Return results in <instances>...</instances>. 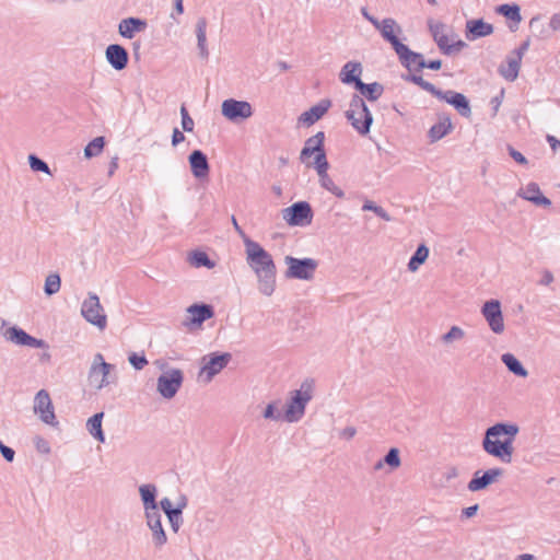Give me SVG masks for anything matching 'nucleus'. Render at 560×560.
<instances>
[{
	"label": "nucleus",
	"mask_w": 560,
	"mask_h": 560,
	"mask_svg": "<svg viewBox=\"0 0 560 560\" xmlns=\"http://www.w3.org/2000/svg\"><path fill=\"white\" fill-rule=\"evenodd\" d=\"M324 139L325 136L323 131H319L315 136L308 138L301 152V160L305 162L307 166L313 165L316 168L323 187L331 191L334 195L341 197L343 195L342 190L334 184L327 173L328 162L324 151Z\"/></svg>",
	"instance_id": "f257e3e1"
},
{
	"label": "nucleus",
	"mask_w": 560,
	"mask_h": 560,
	"mask_svg": "<svg viewBox=\"0 0 560 560\" xmlns=\"http://www.w3.org/2000/svg\"><path fill=\"white\" fill-rule=\"evenodd\" d=\"M246 256L249 267L260 280V291L270 295L275 289L276 266L271 255L258 243L246 240Z\"/></svg>",
	"instance_id": "f03ea898"
},
{
	"label": "nucleus",
	"mask_w": 560,
	"mask_h": 560,
	"mask_svg": "<svg viewBox=\"0 0 560 560\" xmlns=\"http://www.w3.org/2000/svg\"><path fill=\"white\" fill-rule=\"evenodd\" d=\"M517 432L518 428L514 424L499 423L489 428L483 440L485 451L504 463H510Z\"/></svg>",
	"instance_id": "7ed1b4c3"
},
{
	"label": "nucleus",
	"mask_w": 560,
	"mask_h": 560,
	"mask_svg": "<svg viewBox=\"0 0 560 560\" xmlns=\"http://www.w3.org/2000/svg\"><path fill=\"white\" fill-rule=\"evenodd\" d=\"M369 21L380 31L383 38L392 44L393 48L402 60L409 62L420 58L419 55L410 51L406 45L399 42L398 36L401 34V27L394 19L378 21L375 18H369Z\"/></svg>",
	"instance_id": "20e7f679"
},
{
	"label": "nucleus",
	"mask_w": 560,
	"mask_h": 560,
	"mask_svg": "<svg viewBox=\"0 0 560 560\" xmlns=\"http://www.w3.org/2000/svg\"><path fill=\"white\" fill-rule=\"evenodd\" d=\"M429 28L436 45L444 54L448 55L460 51L466 46L465 42H463L451 28L441 22L430 21Z\"/></svg>",
	"instance_id": "39448f33"
},
{
	"label": "nucleus",
	"mask_w": 560,
	"mask_h": 560,
	"mask_svg": "<svg viewBox=\"0 0 560 560\" xmlns=\"http://www.w3.org/2000/svg\"><path fill=\"white\" fill-rule=\"evenodd\" d=\"M346 117L360 135H366L370 131L373 117L360 96L352 97Z\"/></svg>",
	"instance_id": "423d86ee"
},
{
	"label": "nucleus",
	"mask_w": 560,
	"mask_h": 560,
	"mask_svg": "<svg viewBox=\"0 0 560 560\" xmlns=\"http://www.w3.org/2000/svg\"><path fill=\"white\" fill-rule=\"evenodd\" d=\"M313 382H304L299 390L293 393V396L287 407L284 417L289 422L299 420L305 410L306 402L312 398Z\"/></svg>",
	"instance_id": "0eeeda50"
},
{
	"label": "nucleus",
	"mask_w": 560,
	"mask_h": 560,
	"mask_svg": "<svg viewBox=\"0 0 560 560\" xmlns=\"http://www.w3.org/2000/svg\"><path fill=\"white\" fill-rule=\"evenodd\" d=\"M288 265L287 277L310 280L317 268V262L312 258L298 259L291 256L285 257Z\"/></svg>",
	"instance_id": "6e6552de"
},
{
	"label": "nucleus",
	"mask_w": 560,
	"mask_h": 560,
	"mask_svg": "<svg viewBox=\"0 0 560 560\" xmlns=\"http://www.w3.org/2000/svg\"><path fill=\"white\" fill-rule=\"evenodd\" d=\"M282 217L289 225L304 226L312 222L313 213L311 206L301 201L283 209Z\"/></svg>",
	"instance_id": "1a4fd4ad"
},
{
	"label": "nucleus",
	"mask_w": 560,
	"mask_h": 560,
	"mask_svg": "<svg viewBox=\"0 0 560 560\" xmlns=\"http://www.w3.org/2000/svg\"><path fill=\"white\" fill-rule=\"evenodd\" d=\"M81 313L88 322L97 326L100 329L106 327V316L103 313L102 305L96 295H90L83 302Z\"/></svg>",
	"instance_id": "9d476101"
},
{
	"label": "nucleus",
	"mask_w": 560,
	"mask_h": 560,
	"mask_svg": "<svg viewBox=\"0 0 560 560\" xmlns=\"http://www.w3.org/2000/svg\"><path fill=\"white\" fill-rule=\"evenodd\" d=\"M113 365L106 363L101 353L95 354L93 363L89 372V381L96 388H102L108 384L107 376L109 375Z\"/></svg>",
	"instance_id": "9b49d317"
},
{
	"label": "nucleus",
	"mask_w": 560,
	"mask_h": 560,
	"mask_svg": "<svg viewBox=\"0 0 560 560\" xmlns=\"http://www.w3.org/2000/svg\"><path fill=\"white\" fill-rule=\"evenodd\" d=\"M183 383V373L179 370H172L162 374L158 380V390L165 398H172Z\"/></svg>",
	"instance_id": "f8f14e48"
},
{
	"label": "nucleus",
	"mask_w": 560,
	"mask_h": 560,
	"mask_svg": "<svg viewBox=\"0 0 560 560\" xmlns=\"http://www.w3.org/2000/svg\"><path fill=\"white\" fill-rule=\"evenodd\" d=\"M34 411L40 418V420L47 424H56V416L54 406L48 392L40 389L34 399Z\"/></svg>",
	"instance_id": "ddd939ff"
},
{
	"label": "nucleus",
	"mask_w": 560,
	"mask_h": 560,
	"mask_svg": "<svg viewBox=\"0 0 560 560\" xmlns=\"http://www.w3.org/2000/svg\"><path fill=\"white\" fill-rule=\"evenodd\" d=\"M222 114L229 120L236 121L250 117L253 109L248 102L230 98L222 103Z\"/></svg>",
	"instance_id": "4468645a"
},
{
	"label": "nucleus",
	"mask_w": 560,
	"mask_h": 560,
	"mask_svg": "<svg viewBox=\"0 0 560 560\" xmlns=\"http://www.w3.org/2000/svg\"><path fill=\"white\" fill-rule=\"evenodd\" d=\"M230 359L231 355L229 353L211 355L201 368L199 380L205 383L210 382L215 374H218L226 366Z\"/></svg>",
	"instance_id": "2eb2a0df"
},
{
	"label": "nucleus",
	"mask_w": 560,
	"mask_h": 560,
	"mask_svg": "<svg viewBox=\"0 0 560 560\" xmlns=\"http://www.w3.org/2000/svg\"><path fill=\"white\" fill-rule=\"evenodd\" d=\"M482 315L493 332L500 334L504 330L503 316L499 301L491 300L486 302L482 307Z\"/></svg>",
	"instance_id": "dca6fc26"
},
{
	"label": "nucleus",
	"mask_w": 560,
	"mask_h": 560,
	"mask_svg": "<svg viewBox=\"0 0 560 560\" xmlns=\"http://www.w3.org/2000/svg\"><path fill=\"white\" fill-rule=\"evenodd\" d=\"M188 320L186 326L188 327H200L202 323L213 317V308L207 304H194L187 308Z\"/></svg>",
	"instance_id": "f3484780"
},
{
	"label": "nucleus",
	"mask_w": 560,
	"mask_h": 560,
	"mask_svg": "<svg viewBox=\"0 0 560 560\" xmlns=\"http://www.w3.org/2000/svg\"><path fill=\"white\" fill-rule=\"evenodd\" d=\"M502 475V470L500 468H493L485 471L482 475H480L479 471H477L474 476V478L468 483V489L472 492L479 491L481 489H485L489 485L497 481V479Z\"/></svg>",
	"instance_id": "a211bd4d"
},
{
	"label": "nucleus",
	"mask_w": 560,
	"mask_h": 560,
	"mask_svg": "<svg viewBox=\"0 0 560 560\" xmlns=\"http://www.w3.org/2000/svg\"><path fill=\"white\" fill-rule=\"evenodd\" d=\"M189 165L191 173L196 178L203 179L209 175V163L205 153L200 150H195L189 155Z\"/></svg>",
	"instance_id": "6ab92c4d"
},
{
	"label": "nucleus",
	"mask_w": 560,
	"mask_h": 560,
	"mask_svg": "<svg viewBox=\"0 0 560 560\" xmlns=\"http://www.w3.org/2000/svg\"><path fill=\"white\" fill-rule=\"evenodd\" d=\"M493 33V26L483 20H469L466 23V38L475 40Z\"/></svg>",
	"instance_id": "aec40b11"
},
{
	"label": "nucleus",
	"mask_w": 560,
	"mask_h": 560,
	"mask_svg": "<svg viewBox=\"0 0 560 560\" xmlns=\"http://www.w3.org/2000/svg\"><path fill=\"white\" fill-rule=\"evenodd\" d=\"M106 58L116 70H122L128 63V54L120 45H109L106 49Z\"/></svg>",
	"instance_id": "412c9836"
},
{
	"label": "nucleus",
	"mask_w": 560,
	"mask_h": 560,
	"mask_svg": "<svg viewBox=\"0 0 560 560\" xmlns=\"http://www.w3.org/2000/svg\"><path fill=\"white\" fill-rule=\"evenodd\" d=\"M440 98L453 105L462 116H470V106L465 95L456 92H447L443 93Z\"/></svg>",
	"instance_id": "4be33fe9"
},
{
	"label": "nucleus",
	"mask_w": 560,
	"mask_h": 560,
	"mask_svg": "<svg viewBox=\"0 0 560 560\" xmlns=\"http://www.w3.org/2000/svg\"><path fill=\"white\" fill-rule=\"evenodd\" d=\"M452 128L453 125L450 117L445 115L440 116L438 121L429 130L431 142L439 141L445 137L448 132H451Z\"/></svg>",
	"instance_id": "5701e85b"
},
{
	"label": "nucleus",
	"mask_w": 560,
	"mask_h": 560,
	"mask_svg": "<svg viewBox=\"0 0 560 560\" xmlns=\"http://www.w3.org/2000/svg\"><path fill=\"white\" fill-rule=\"evenodd\" d=\"M330 107V101L324 100L317 105L313 106L310 110L304 112L300 120L311 126L318 119H320Z\"/></svg>",
	"instance_id": "b1692460"
},
{
	"label": "nucleus",
	"mask_w": 560,
	"mask_h": 560,
	"mask_svg": "<svg viewBox=\"0 0 560 560\" xmlns=\"http://www.w3.org/2000/svg\"><path fill=\"white\" fill-rule=\"evenodd\" d=\"M144 27L145 22L139 19L128 18L119 23L118 32L122 37L132 38L136 33L143 31Z\"/></svg>",
	"instance_id": "393cba45"
},
{
	"label": "nucleus",
	"mask_w": 560,
	"mask_h": 560,
	"mask_svg": "<svg viewBox=\"0 0 560 560\" xmlns=\"http://www.w3.org/2000/svg\"><path fill=\"white\" fill-rule=\"evenodd\" d=\"M521 196L537 206L548 207L551 205V201L542 195L540 188L535 183L528 184L521 192Z\"/></svg>",
	"instance_id": "a878e982"
},
{
	"label": "nucleus",
	"mask_w": 560,
	"mask_h": 560,
	"mask_svg": "<svg viewBox=\"0 0 560 560\" xmlns=\"http://www.w3.org/2000/svg\"><path fill=\"white\" fill-rule=\"evenodd\" d=\"M8 338L16 343L22 346H30V347H40L42 341L35 339L34 337L27 335L24 330L20 328H10L7 331Z\"/></svg>",
	"instance_id": "bb28decb"
},
{
	"label": "nucleus",
	"mask_w": 560,
	"mask_h": 560,
	"mask_svg": "<svg viewBox=\"0 0 560 560\" xmlns=\"http://www.w3.org/2000/svg\"><path fill=\"white\" fill-rule=\"evenodd\" d=\"M361 73L362 67L359 62H347L341 69L340 80L346 84L354 83L357 86V82L361 81Z\"/></svg>",
	"instance_id": "cd10ccee"
},
{
	"label": "nucleus",
	"mask_w": 560,
	"mask_h": 560,
	"mask_svg": "<svg viewBox=\"0 0 560 560\" xmlns=\"http://www.w3.org/2000/svg\"><path fill=\"white\" fill-rule=\"evenodd\" d=\"M148 525L153 532L154 539L158 545H163L166 541V535L162 528L160 517L158 515H151L148 513Z\"/></svg>",
	"instance_id": "c85d7f7f"
},
{
	"label": "nucleus",
	"mask_w": 560,
	"mask_h": 560,
	"mask_svg": "<svg viewBox=\"0 0 560 560\" xmlns=\"http://www.w3.org/2000/svg\"><path fill=\"white\" fill-rule=\"evenodd\" d=\"M357 89L371 101H376L383 93V88L378 83L365 84L362 81H358Z\"/></svg>",
	"instance_id": "c756f323"
},
{
	"label": "nucleus",
	"mask_w": 560,
	"mask_h": 560,
	"mask_svg": "<svg viewBox=\"0 0 560 560\" xmlns=\"http://www.w3.org/2000/svg\"><path fill=\"white\" fill-rule=\"evenodd\" d=\"M103 416V412L96 413L93 417H91L86 423L90 434L93 435L100 442H104V434L102 431Z\"/></svg>",
	"instance_id": "7c9ffc66"
},
{
	"label": "nucleus",
	"mask_w": 560,
	"mask_h": 560,
	"mask_svg": "<svg viewBox=\"0 0 560 560\" xmlns=\"http://www.w3.org/2000/svg\"><path fill=\"white\" fill-rule=\"evenodd\" d=\"M502 361L508 366V369L513 372L515 375L525 377L527 375V371L523 368L521 362L511 353H505L502 355Z\"/></svg>",
	"instance_id": "2f4dec72"
},
{
	"label": "nucleus",
	"mask_w": 560,
	"mask_h": 560,
	"mask_svg": "<svg viewBox=\"0 0 560 560\" xmlns=\"http://www.w3.org/2000/svg\"><path fill=\"white\" fill-rule=\"evenodd\" d=\"M188 260L191 266L199 268V267H207V268H213L214 262L211 261L208 257V255L205 252L196 250L189 254Z\"/></svg>",
	"instance_id": "473e14b6"
},
{
	"label": "nucleus",
	"mask_w": 560,
	"mask_h": 560,
	"mask_svg": "<svg viewBox=\"0 0 560 560\" xmlns=\"http://www.w3.org/2000/svg\"><path fill=\"white\" fill-rule=\"evenodd\" d=\"M428 256L429 249L424 245H420L408 264L409 269L416 271L427 260Z\"/></svg>",
	"instance_id": "72a5a7b5"
},
{
	"label": "nucleus",
	"mask_w": 560,
	"mask_h": 560,
	"mask_svg": "<svg viewBox=\"0 0 560 560\" xmlns=\"http://www.w3.org/2000/svg\"><path fill=\"white\" fill-rule=\"evenodd\" d=\"M497 12L516 23H520L522 20L520 7L516 4H502L497 9Z\"/></svg>",
	"instance_id": "f704fd0d"
},
{
	"label": "nucleus",
	"mask_w": 560,
	"mask_h": 560,
	"mask_svg": "<svg viewBox=\"0 0 560 560\" xmlns=\"http://www.w3.org/2000/svg\"><path fill=\"white\" fill-rule=\"evenodd\" d=\"M140 494L145 508H151L152 510H155V488L153 486L148 485L142 486L140 487Z\"/></svg>",
	"instance_id": "c9c22d12"
},
{
	"label": "nucleus",
	"mask_w": 560,
	"mask_h": 560,
	"mask_svg": "<svg viewBox=\"0 0 560 560\" xmlns=\"http://www.w3.org/2000/svg\"><path fill=\"white\" fill-rule=\"evenodd\" d=\"M105 141L103 137L94 138L84 149V155L92 158L98 155L104 148Z\"/></svg>",
	"instance_id": "e433bc0d"
},
{
	"label": "nucleus",
	"mask_w": 560,
	"mask_h": 560,
	"mask_svg": "<svg viewBox=\"0 0 560 560\" xmlns=\"http://www.w3.org/2000/svg\"><path fill=\"white\" fill-rule=\"evenodd\" d=\"M60 290V277L56 273L49 275L45 281V292L48 295L57 293Z\"/></svg>",
	"instance_id": "4c0bfd02"
},
{
	"label": "nucleus",
	"mask_w": 560,
	"mask_h": 560,
	"mask_svg": "<svg viewBox=\"0 0 560 560\" xmlns=\"http://www.w3.org/2000/svg\"><path fill=\"white\" fill-rule=\"evenodd\" d=\"M206 28H207V23L205 20H200L198 23H197V38H198V45H199V48L202 52V55H207V50H206Z\"/></svg>",
	"instance_id": "58836bf2"
},
{
	"label": "nucleus",
	"mask_w": 560,
	"mask_h": 560,
	"mask_svg": "<svg viewBox=\"0 0 560 560\" xmlns=\"http://www.w3.org/2000/svg\"><path fill=\"white\" fill-rule=\"evenodd\" d=\"M501 73L504 78H506L509 80H514L518 73V62L510 61L508 63V67H505L501 70Z\"/></svg>",
	"instance_id": "ea45409f"
},
{
	"label": "nucleus",
	"mask_w": 560,
	"mask_h": 560,
	"mask_svg": "<svg viewBox=\"0 0 560 560\" xmlns=\"http://www.w3.org/2000/svg\"><path fill=\"white\" fill-rule=\"evenodd\" d=\"M128 360L136 370H142L148 364L145 357L138 353H131Z\"/></svg>",
	"instance_id": "a19ab883"
},
{
	"label": "nucleus",
	"mask_w": 560,
	"mask_h": 560,
	"mask_svg": "<svg viewBox=\"0 0 560 560\" xmlns=\"http://www.w3.org/2000/svg\"><path fill=\"white\" fill-rule=\"evenodd\" d=\"M161 505L165 513L168 515L170 521L174 524V518H178L180 511L172 509V502L168 499H163Z\"/></svg>",
	"instance_id": "79ce46f5"
},
{
	"label": "nucleus",
	"mask_w": 560,
	"mask_h": 560,
	"mask_svg": "<svg viewBox=\"0 0 560 560\" xmlns=\"http://www.w3.org/2000/svg\"><path fill=\"white\" fill-rule=\"evenodd\" d=\"M30 165L33 171H36V172L42 171L45 173H49L48 165L44 161L37 159L34 155H30Z\"/></svg>",
	"instance_id": "37998d69"
},
{
	"label": "nucleus",
	"mask_w": 560,
	"mask_h": 560,
	"mask_svg": "<svg viewBox=\"0 0 560 560\" xmlns=\"http://www.w3.org/2000/svg\"><path fill=\"white\" fill-rule=\"evenodd\" d=\"M463 337H464V331L459 327L453 326L450 329V331L443 336V340L445 342H450L454 339H460Z\"/></svg>",
	"instance_id": "c03bdc74"
},
{
	"label": "nucleus",
	"mask_w": 560,
	"mask_h": 560,
	"mask_svg": "<svg viewBox=\"0 0 560 560\" xmlns=\"http://www.w3.org/2000/svg\"><path fill=\"white\" fill-rule=\"evenodd\" d=\"M385 462L392 467H398L400 464L398 451L396 448H392L386 455Z\"/></svg>",
	"instance_id": "a18cd8bd"
},
{
	"label": "nucleus",
	"mask_w": 560,
	"mask_h": 560,
	"mask_svg": "<svg viewBox=\"0 0 560 560\" xmlns=\"http://www.w3.org/2000/svg\"><path fill=\"white\" fill-rule=\"evenodd\" d=\"M363 210H372L374 211L377 215H380L381 218L385 219V220H389V217L387 215V213L381 208V207H377L375 206L373 202L371 201H368L363 205Z\"/></svg>",
	"instance_id": "49530a36"
},
{
	"label": "nucleus",
	"mask_w": 560,
	"mask_h": 560,
	"mask_svg": "<svg viewBox=\"0 0 560 560\" xmlns=\"http://www.w3.org/2000/svg\"><path fill=\"white\" fill-rule=\"evenodd\" d=\"M509 152H510V155L514 159V161H516L517 163L522 164V165H526L528 162L526 160V158L518 151H516L515 149L513 148H509Z\"/></svg>",
	"instance_id": "de8ad7c7"
},
{
	"label": "nucleus",
	"mask_w": 560,
	"mask_h": 560,
	"mask_svg": "<svg viewBox=\"0 0 560 560\" xmlns=\"http://www.w3.org/2000/svg\"><path fill=\"white\" fill-rule=\"evenodd\" d=\"M0 451L3 455V457L8 460V462H12L13 458H14V451L5 445H3L1 442H0Z\"/></svg>",
	"instance_id": "09e8293b"
},
{
	"label": "nucleus",
	"mask_w": 560,
	"mask_h": 560,
	"mask_svg": "<svg viewBox=\"0 0 560 560\" xmlns=\"http://www.w3.org/2000/svg\"><path fill=\"white\" fill-rule=\"evenodd\" d=\"M419 65H420V67H422V68H424V67H425V68H429V69H432V70H439V69H441V67H442V61H441V60H431V61H429L428 63H425V62H420Z\"/></svg>",
	"instance_id": "8fccbe9b"
},
{
	"label": "nucleus",
	"mask_w": 560,
	"mask_h": 560,
	"mask_svg": "<svg viewBox=\"0 0 560 560\" xmlns=\"http://www.w3.org/2000/svg\"><path fill=\"white\" fill-rule=\"evenodd\" d=\"M182 126L185 131H192L194 129V120L190 116L182 118Z\"/></svg>",
	"instance_id": "3c124183"
},
{
	"label": "nucleus",
	"mask_w": 560,
	"mask_h": 560,
	"mask_svg": "<svg viewBox=\"0 0 560 560\" xmlns=\"http://www.w3.org/2000/svg\"><path fill=\"white\" fill-rule=\"evenodd\" d=\"M184 140H185V136L183 135V132H180L177 128H175L173 131L172 143L174 145H177L178 143L183 142Z\"/></svg>",
	"instance_id": "603ef678"
},
{
	"label": "nucleus",
	"mask_w": 560,
	"mask_h": 560,
	"mask_svg": "<svg viewBox=\"0 0 560 560\" xmlns=\"http://www.w3.org/2000/svg\"><path fill=\"white\" fill-rule=\"evenodd\" d=\"M422 86H423L427 91H429L431 94H433L434 96H436L438 98H440V97L442 96V94H443V92H441V91L436 90V89L434 88V85H433V84H431V83H429V82H424V83H422Z\"/></svg>",
	"instance_id": "864d4df0"
},
{
	"label": "nucleus",
	"mask_w": 560,
	"mask_h": 560,
	"mask_svg": "<svg viewBox=\"0 0 560 560\" xmlns=\"http://www.w3.org/2000/svg\"><path fill=\"white\" fill-rule=\"evenodd\" d=\"M547 141L553 151L560 148V141L556 137L549 135L547 136Z\"/></svg>",
	"instance_id": "5fc2aeb1"
},
{
	"label": "nucleus",
	"mask_w": 560,
	"mask_h": 560,
	"mask_svg": "<svg viewBox=\"0 0 560 560\" xmlns=\"http://www.w3.org/2000/svg\"><path fill=\"white\" fill-rule=\"evenodd\" d=\"M550 26L553 30H560V14H555L550 20Z\"/></svg>",
	"instance_id": "6e6d98bb"
},
{
	"label": "nucleus",
	"mask_w": 560,
	"mask_h": 560,
	"mask_svg": "<svg viewBox=\"0 0 560 560\" xmlns=\"http://www.w3.org/2000/svg\"><path fill=\"white\" fill-rule=\"evenodd\" d=\"M478 510V505H472V506H469L467 509L464 510V514L467 516V517H471L472 515H475V513L477 512Z\"/></svg>",
	"instance_id": "4d7b16f0"
},
{
	"label": "nucleus",
	"mask_w": 560,
	"mask_h": 560,
	"mask_svg": "<svg viewBox=\"0 0 560 560\" xmlns=\"http://www.w3.org/2000/svg\"><path fill=\"white\" fill-rule=\"evenodd\" d=\"M273 410H275L273 405H271V404L268 405L266 410H265V413H264L265 418H272L273 417Z\"/></svg>",
	"instance_id": "13d9d810"
},
{
	"label": "nucleus",
	"mask_w": 560,
	"mask_h": 560,
	"mask_svg": "<svg viewBox=\"0 0 560 560\" xmlns=\"http://www.w3.org/2000/svg\"><path fill=\"white\" fill-rule=\"evenodd\" d=\"M175 8L178 14H182L184 11L183 0H175Z\"/></svg>",
	"instance_id": "bf43d9fd"
},
{
	"label": "nucleus",
	"mask_w": 560,
	"mask_h": 560,
	"mask_svg": "<svg viewBox=\"0 0 560 560\" xmlns=\"http://www.w3.org/2000/svg\"><path fill=\"white\" fill-rule=\"evenodd\" d=\"M517 560H536L532 555L524 553L518 557Z\"/></svg>",
	"instance_id": "052dcab7"
},
{
	"label": "nucleus",
	"mask_w": 560,
	"mask_h": 560,
	"mask_svg": "<svg viewBox=\"0 0 560 560\" xmlns=\"http://www.w3.org/2000/svg\"><path fill=\"white\" fill-rule=\"evenodd\" d=\"M180 115H182V118L189 116V114L184 105L180 107Z\"/></svg>",
	"instance_id": "680f3d73"
},
{
	"label": "nucleus",
	"mask_w": 560,
	"mask_h": 560,
	"mask_svg": "<svg viewBox=\"0 0 560 560\" xmlns=\"http://www.w3.org/2000/svg\"><path fill=\"white\" fill-rule=\"evenodd\" d=\"M232 221H233V225L235 226V229L241 233V229H240V226L236 222V219L234 217L232 218Z\"/></svg>",
	"instance_id": "e2e57ef3"
},
{
	"label": "nucleus",
	"mask_w": 560,
	"mask_h": 560,
	"mask_svg": "<svg viewBox=\"0 0 560 560\" xmlns=\"http://www.w3.org/2000/svg\"><path fill=\"white\" fill-rule=\"evenodd\" d=\"M362 14L364 15V18L369 21V18H373L372 15H370L366 10H362Z\"/></svg>",
	"instance_id": "0e129e2a"
},
{
	"label": "nucleus",
	"mask_w": 560,
	"mask_h": 560,
	"mask_svg": "<svg viewBox=\"0 0 560 560\" xmlns=\"http://www.w3.org/2000/svg\"><path fill=\"white\" fill-rule=\"evenodd\" d=\"M348 434H350V436H352L354 434V431H348Z\"/></svg>",
	"instance_id": "69168bd1"
},
{
	"label": "nucleus",
	"mask_w": 560,
	"mask_h": 560,
	"mask_svg": "<svg viewBox=\"0 0 560 560\" xmlns=\"http://www.w3.org/2000/svg\"><path fill=\"white\" fill-rule=\"evenodd\" d=\"M348 434H350V436H352L354 434V431H348Z\"/></svg>",
	"instance_id": "338daca9"
},
{
	"label": "nucleus",
	"mask_w": 560,
	"mask_h": 560,
	"mask_svg": "<svg viewBox=\"0 0 560 560\" xmlns=\"http://www.w3.org/2000/svg\"><path fill=\"white\" fill-rule=\"evenodd\" d=\"M528 44H524L523 49L525 50L527 48Z\"/></svg>",
	"instance_id": "774afa93"
}]
</instances>
